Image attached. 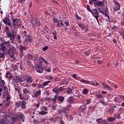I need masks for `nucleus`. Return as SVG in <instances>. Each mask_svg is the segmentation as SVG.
Wrapping results in <instances>:
<instances>
[{
    "label": "nucleus",
    "instance_id": "nucleus-19",
    "mask_svg": "<svg viewBox=\"0 0 124 124\" xmlns=\"http://www.w3.org/2000/svg\"><path fill=\"white\" fill-rule=\"evenodd\" d=\"M16 117L17 119H25L26 118V116H25V114L23 113H19L16 115Z\"/></svg>",
    "mask_w": 124,
    "mask_h": 124
},
{
    "label": "nucleus",
    "instance_id": "nucleus-59",
    "mask_svg": "<svg viewBox=\"0 0 124 124\" xmlns=\"http://www.w3.org/2000/svg\"><path fill=\"white\" fill-rule=\"evenodd\" d=\"M87 10H88V11H90V12H92V10H91V8H90V5H87V7H86Z\"/></svg>",
    "mask_w": 124,
    "mask_h": 124
},
{
    "label": "nucleus",
    "instance_id": "nucleus-63",
    "mask_svg": "<svg viewBox=\"0 0 124 124\" xmlns=\"http://www.w3.org/2000/svg\"><path fill=\"white\" fill-rule=\"evenodd\" d=\"M60 124H65V123L64 122V121L63 120H61Z\"/></svg>",
    "mask_w": 124,
    "mask_h": 124
},
{
    "label": "nucleus",
    "instance_id": "nucleus-25",
    "mask_svg": "<svg viewBox=\"0 0 124 124\" xmlns=\"http://www.w3.org/2000/svg\"><path fill=\"white\" fill-rule=\"evenodd\" d=\"M23 93L25 94H30V91H29V89H28V88H24L23 90Z\"/></svg>",
    "mask_w": 124,
    "mask_h": 124
},
{
    "label": "nucleus",
    "instance_id": "nucleus-53",
    "mask_svg": "<svg viewBox=\"0 0 124 124\" xmlns=\"http://www.w3.org/2000/svg\"><path fill=\"white\" fill-rule=\"evenodd\" d=\"M2 44H4V45L6 46V45H9V44H10V42L6 41V42H4V43H2Z\"/></svg>",
    "mask_w": 124,
    "mask_h": 124
},
{
    "label": "nucleus",
    "instance_id": "nucleus-36",
    "mask_svg": "<svg viewBox=\"0 0 124 124\" xmlns=\"http://www.w3.org/2000/svg\"><path fill=\"white\" fill-rule=\"evenodd\" d=\"M72 77L73 78H74V79H76V80H78V79H79V77H78V75L76 74L72 75Z\"/></svg>",
    "mask_w": 124,
    "mask_h": 124
},
{
    "label": "nucleus",
    "instance_id": "nucleus-27",
    "mask_svg": "<svg viewBox=\"0 0 124 124\" xmlns=\"http://www.w3.org/2000/svg\"><path fill=\"white\" fill-rule=\"evenodd\" d=\"M35 62H36L37 63V64H38V65H41V64H42L43 62L41 61V60L40 59V58H39L38 59H37Z\"/></svg>",
    "mask_w": 124,
    "mask_h": 124
},
{
    "label": "nucleus",
    "instance_id": "nucleus-26",
    "mask_svg": "<svg viewBox=\"0 0 124 124\" xmlns=\"http://www.w3.org/2000/svg\"><path fill=\"white\" fill-rule=\"evenodd\" d=\"M17 119L18 117H17V115H16V117H13L11 118V121L13 122V123H17Z\"/></svg>",
    "mask_w": 124,
    "mask_h": 124
},
{
    "label": "nucleus",
    "instance_id": "nucleus-44",
    "mask_svg": "<svg viewBox=\"0 0 124 124\" xmlns=\"http://www.w3.org/2000/svg\"><path fill=\"white\" fill-rule=\"evenodd\" d=\"M22 35L25 38H26L28 36V35H27V32L26 31H22Z\"/></svg>",
    "mask_w": 124,
    "mask_h": 124
},
{
    "label": "nucleus",
    "instance_id": "nucleus-50",
    "mask_svg": "<svg viewBox=\"0 0 124 124\" xmlns=\"http://www.w3.org/2000/svg\"><path fill=\"white\" fill-rule=\"evenodd\" d=\"M121 9V7H118V6H116L114 8V11H117V10H120Z\"/></svg>",
    "mask_w": 124,
    "mask_h": 124
},
{
    "label": "nucleus",
    "instance_id": "nucleus-6",
    "mask_svg": "<svg viewBox=\"0 0 124 124\" xmlns=\"http://www.w3.org/2000/svg\"><path fill=\"white\" fill-rule=\"evenodd\" d=\"M0 87H1L3 90H4L5 91L7 90V86H6V85L5 84V81H4V80L2 79L0 80Z\"/></svg>",
    "mask_w": 124,
    "mask_h": 124
},
{
    "label": "nucleus",
    "instance_id": "nucleus-18",
    "mask_svg": "<svg viewBox=\"0 0 124 124\" xmlns=\"http://www.w3.org/2000/svg\"><path fill=\"white\" fill-rule=\"evenodd\" d=\"M79 82H81V83H82L83 84H86L87 85H92V84L90 82V81L84 79H80L79 80Z\"/></svg>",
    "mask_w": 124,
    "mask_h": 124
},
{
    "label": "nucleus",
    "instance_id": "nucleus-51",
    "mask_svg": "<svg viewBox=\"0 0 124 124\" xmlns=\"http://www.w3.org/2000/svg\"><path fill=\"white\" fill-rule=\"evenodd\" d=\"M64 24L65 25L66 27H69L70 24H69V22L68 21H65Z\"/></svg>",
    "mask_w": 124,
    "mask_h": 124
},
{
    "label": "nucleus",
    "instance_id": "nucleus-64",
    "mask_svg": "<svg viewBox=\"0 0 124 124\" xmlns=\"http://www.w3.org/2000/svg\"><path fill=\"white\" fill-rule=\"evenodd\" d=\"M45 70L46 71V72H51V68H49L48 69H46Z\"/></svg>",
    "mask_w": 124,
    "mask_h": 124
},
{
    "label": "nucleus",
    "instance_id": "nucleus-47",
    "mask_svg": "<svg viewBox=\"0 0 124 124\" xmlns=\"http://www.w3.org/2000/svg\"><path fill=\"white\" fill-rule=\"evenodd\" d=\"M40 59L41 60L43 61V62H44L45 63H46V64H48L49 63V62H47V61H46L45 59H44L43 57H41Z\"/></svg>",
    "mask_w": 124,
    "mask_h": 124
},
{
    "label": "nucleus",
    "instance_id": "nucleus-34",
    "mask_svg": "<svg viewBox=\"0 0 124 124\" xmlns=\"http://www.w3.org/2000/svg\"><path fill=\"white\" fill-rule=\"evenodd\" d=\"M5 56V52H0V59H4Z\"/></svg>",
    "mask_w": 124,
    "mask_h": 124
},
{
    "label": "nucleus",
    "instance_id": "nucleus-15",
    "mask_svg": "<svg viewBox=\"0 0 124 124\" xmlns=\"http://www.w3.org/2000/svg\"><path fill=\"white\" fill-rule=\"evenodd\" d=\"M6 33L7 35H8V38H10V40L12 41L11 43H13L14 40H13V38H12V33L11 32V31L7 32Z\"/></svg>",
    "mask_w": 124,
    "mask_h": 124
},
{
    "label": "nucleus",
    "instance_id": "nucleus-29",
    "mask_svg": "<svg viewBox=\"0 0 124 124\" xmlns=\"http://www.w3.org/2000/svg\"><path fill=\"white\" fill-rule=\"evenodd\" d=\"M73 93V89H71L69 88L67 90V93L68 94H70V93Z\"/></svg>",
    "mask_w": 124,
    "mask_h": 124
},
{
    "label": "nucleus",
    "instance_id": "nucleus-39",
    "mask_svg": "<svg viewBox=\"0 0 124 124\" xmlns=\"http://www.w3.org/2000/svg\"><path fill=\"white\" fill-rule=\"evenodd\" d=\"M23 87H25L26 88H29L30 87V85L29 84V82L27 83H23V84H22Z\"/></svg>",
    "mask_w": 124,
    "mask_h": 124
},
{
    "label": "nucleus",
    "instance_id": "nucleus-57",
    "mask_svg": "<svg viewBox=\"0 0 124 124\" xmlns=\"http://www.w3.org/2000/svg\"><path fill=\"white\" fill-rule=\"evenodd\" d=\"M10 99H11V96H10V95L7 96V97H6V101H9L8 100Z\"/></svg>",
    "mask_w": 124,
    "mask_h": 124
},
{
    "label": "nucleus",
    "instance_id": "nucleus-37",
    "mask_svg": "<svg viewBox=\"0 0 124 124\" xmlns=\"http://www.w3.org/2000/svg\"><path fill=\"white\" fill-rule=\"evenodd\" d=\"M40 115H47L48 114V112L44 111V110H42L39 112Z\"/></svg>",
    "mask_w": 124,
    "mask_h": 124
},
{
    "label": "nucleus",
    "instance_id": "nucleus-56",
    "mask_svg": "<svg viewBox=\"0 0 124 124\" xmlns=\"http://www.w3.org/2000/svg\"><path fill=\"white\" fill-rule=\"evenodd\" d=\"M33 123H34V124H39V121L36 119L33 120Z\"/></svg>",
    "mask_w": 124,
    "mask_h": 124
},
{
    "label": "nucleus",
    "instance_id": "nucleus-32",
    "mask_svg": "<svg viewBox=\"0 0 124 124\" xmlns=\"http://www.w3.org/2000/svg\"><path fill=\"white\" fill-rule=\"evenodd\" d=\"M14 86L15 87V89L17 93H20V89H19V86H16V84H14Z\"/></svg>",
    "mask_w": 124,
    "mask_h": 124
},
{
    "label": "nucleus",
    "instance_id": "nucleus-23",
    "mask_svg": "<svg viewBox=\"0 0 124 124\" xmlns=\"http://www.w3.org/2000/svg\"><path fill=\"white\" fill-rule=\"evenodd\" d=\"M16 39V41H17V43H18L19 44H21V43H22V40L21 39V36L19 34L17 35V36Z\"/></svg>",
    "mask_w": 124,
    "mask_h": 124
},
{
    "label": "nucleus",
    "instance_id": "nucleus-49",
    "mask_svg": "<svg viewBox=\"0 0 124 124\" xmlns=\"http://www.w3.org/2000/svg\"><path fill=\"white\" fill-rule=\"evenodd\" d=\"M113 1H114V3L116 4V6H118V7H121V5H120L119 2H118L117 1H115V0Z\"/></svg>",
    "mask_w": 124,
    "mask_h": 124
},
{
    "label": "nucleus",
    "instance_id": "nucleus-35",
    "mask_svg": "<svg viewBox=\"0 0 124 124\" xmlns=\"http://www.w3.org/2000/svg\"><path fill=\"white\" fill-rule=\"evenodd\" d=\"M62 112L64 114L66 117L68 116V113L64 110V108H62Z\"/></svg>",
    "mask_w": 124,
    "mask_h": 124
},
{
    "label": "nucleus",
    "instance_id": "nucleus-31",
    "mask_svg": "<svg viewBox=\"0 0 124 124\" xmlns=\"http://www.w3.org/2000/svg\"><path fill=\"white\" fill-rule=\"evenodd\" d=\"M101 120H102L101 118L97 119H96V122L97 123H98V124H100L101 123H105L106 122V120H102V121H100Z\"/></svg>",
    "mask_w": 124,
    "mask_h": 124
},
{
    "label": "nucleus",
    "instance_id": "nucleus-62",
    "mask_svg": "<svg viewBox=\"0 0 124 124\" xmlns=\"http://www.w3.org/2000/svg\"><path fill=\"white\" fill-rule=\"evenodd\" d=\"M5 31H6V33H7V32H9L10 31H9V27H6L5 28Z\"/></svg>",
    "mask_w": 124,
    "mask_h": 124
},
{
    "label": "nucleus",
    "instance_id": "nucleus-4",
    "mask_svg": "<svg viewBox=\"0 0 124 124\" xmlns=\"http://www.w3.org/2000/svg\"><path fill=\"white\" fill-rule=\"evenodd\" d=\"M2 21L3 22V23L5 25H8L11 29H12V26H11V23L10 22V19H9V18L7 17V16H6L5 18L2 19Z\"/></svg>",
    "mask_w": 124,
    "mask_h": 124
},
{
    "label": "nucleus",
    "instance_id": "nucleus-54",
    "mask_svg": "<svg viewBox=\"0 0 124 124\" xmlns=\"http://www.w3.org/2000/svg\"><path fill=\"white\" fill-rule=\"evenodd\" d=\"M62 91V88L56 89V94H59V93Z\"/></svg>",
    "mask_w": 124,
    "mask_h": 124
},
{
    "label": "nucleus",
    "instance_id": "nucleus-13",
    "mask_svg": "<svg viewBox=\"0 0 124 124\" xmlns=\"http://www.w3.org/2000/svg\"><path fill=\"white\" fill-rule=\"evenodd\" d=\"M93 4H95L97 6H103L104 5V1H98L93 3Z\"/></svg>",
    "mask_w": 124,
    "mask_h": 124
},
{
    "label": "nucleus",
    "instance_id": "nucleus-30",
    "mask_svg": "<svg viewBox=\"0 0 124 124\" xmlns=\"http://www.w3.org/2000/svg\"><path fill=\"white\" fill-rule=\"evenodd\" d=\"M83 94H88L89 93V90L87 88H85L82 90Z\"/></svg>",
    "mask_w": 124,
    "mask_h": 124
},
{
    "label": "nucleus",
    "instance_id": "nucleus-8",
    "mask_svg": "<svg viewBox=\"0 0 124 124\" xmlns=\"http://www.w3.org/2000/svg\"><path fill=\"white\" fill-rule=\"evenodd\" d=\"M12 38L13 39L14 41L15 40V37L17 36V31H16V28H14V29H12Z\"/></svg>",
    "mask_w": 124,
    "mask_h": 124
},
{
    "label": "nucleus",
    "instance_id": "nucleus-14",
    "mask_svg": "<svg viewBox=\"0 0 124 124\" xmlns=\"http://www.w3.org/2000/svg\"><path fill=\"white\" fill-rule=\"evenodd\" d=\"M56 27L57 28H59L61 27L62 28V27H64V24H63V22H62V20H59L58 21L57 24H56Z\"/></svg>",
    "mask_w": 124,
    "mask_h": 124
},
{
    "label": "nucleus",
    "instance_id": "nucleus-48",
    "mask_svg": "<svg viewBox=\"0 0 124 124\" xmlns=\"http://www.w3.org/2000/svg\"><path fill=\"white\" fill-rule=\"evenodd\" d=\"M3 95H4V96H7L9 95V93H8V92L7 91H5L3 93Z\"/></svg>",
    "mask_w": 124,
    "mask_h": 124
},
{
    "label": "nucleus",
    "instance_id": "nucleus-46",
    "mask_svg": "<svg viewBox=\"0 0 124 124\" xmlns=\"http://www.w3.org/2000/svg\"><path fill=\"white\" fill-rule=\"evenodd\" d=\"M84 55L85 56H89V55H91V51L90 50H87L85 52H84Z\"/></svg>",
    "mask_w": 124,
    "mask_h": 124
},
{
    "label": "nucleus",
    "instance_id": "nucleus-9",
    "mask_svg": "<svg viewBox=\"0 0 124 124\" xmlns=\"http://www.w3.org/2000/svg\"><path fill=\"white\" fill-rule=\"evenodd\" d=\"M24 80L22 77L18 76H16L15 81L17 83H20V82H24Z\"/></svg>",
    "mask_w": 124,
    "mask_h": 124
},
{
    "label": "nucleus",
    "instance_id": "nucleus-52",
    "mask_svg": "<svg viewBox=\"0 0 124 124\" xmlns=\"http://www.w3.org/2000/svg\"><path fill=\"white\" fill-rule=\"evenodd\" d=\"M48 46H46L42 48V51L44 52H45V51H46V50H48Z\"/></svg>",
    "mask_w": 124,
    "mask_h": 124
},
{
    "label": "nucleus",
    "instance_id": "nucleus-7",
    "mask_svg": "<svg viewBox=\"0 0 124 124\" xmlns=\"http://www.w3.org/2000/svg\"><path fill=\"white\" fill-rule=\"evenodd\" d=\"M91 13H92L94 18L96 17H99V13H98V11H97V9L96 8L93 9V10L92 11Z\"/></svg>",
    "mask_w": 124,
    "mask_h": 124
},
{
    "label": "nucleus",
    "instance_id": "nucleus-40",
    "mask_svg": "<svg viewBox=\"0 0 124 124\" xmlns=\"http://www.w3.org/2000/svg\"><path fill=\"white\" fill-rule=\"evenodd\" d=\"M58 99L59 101H62L63 100H64V97L62 96H59L58 97Z\"/></svg>",
    "mask_w": 124,
    "mask_h": 124
},
{
    "label": "nucleus",
    "instance_id": "nucleus-11",
    "mask_svg": "<svg viewBox=\"0 0 124 124\" xmlns=\"http://www.w3.org/2000/svg\"><path fill=\"white\" fill-rule=\"evenodd\" d=\"M6 51V46L4 45V44H1L0 45V51L4 52Z\"/></svg>",
    "mask_w": 124,
    "mask_h": 124
},
{
    "label": "nucleus",
    "instance_id": "nucleus-16",
    "mask_svg": "<svg viewBox=\"0 0 124 124\" xmlns=\"http://www.w3.org/2000/svg\"><path fill=\"white\" fill-rule=\"evenodd\" d=\"M25 40H26V41H28V42H30V43L32 42V38L31 35L30 34L27 35V36L25 37Z\"/></svg>",
    "mask_w": 124,
    "mask_h": 124
},
{
    "label": "nucleus",
    "instance_id": "nucleus-43",
    "mask_svg": "<svg viewBox=\"0 0 124 124\" xmlns=\"http://www.w3.org/2000/svg\"><path fill=\"white\" fill-rule=\"evenodd\" d=\"M96 97L97 98H101L102 99H104V97H103V96L101 94H98L96 95Z\"/></svg>",
    "mask_w": 124,
    "mask_h": 124
},
{
    "label": "nucleus",
    "instance_id": "nucleus-45",
    "mask_svg": "<svg viewBox=\"0 0 124 124\" xmlns=\"http://www.w3.org/2000/svg\"><path fill=\"white\" fill-rule=\"evenodd\" d=\"M99 103H101L104 106H107V104H106V103H105V102H104V99H103V100H100L99 101Z\"/></svg>",
    "mask_w": 124,
    "mask_h": 124
},
{
    "label": "nucleus",
    "instance_id": "nucleus-2",
    "mask_svg": "<svg viewBox=\"0 0 124 124\" xmlns=\"http://www.w3.org/2000/svg\"><path fill=\"white\" fill-rule=\"evenodd\" d=\"M16 51V48L15 47H11L8 49V51H7V55H9L10 58H14Z\"/></svg>",
    "mask_w": 124,
    "mask_h": 124
},
{
    "label": "nucleus",
    "instance_id": "nucleus-22",
    "mask_svg": "<svg viewBox=\"0 0 124 124\" xmlns=\"http://www.w3.org/2000/svg\"><path fill=\"white\" fill-rule=\"evenodd\" d=\"M49 83H50V81H45L43 83L42 85H40V86L41 87H42L43 89H44V87H46V86H48Z\"/></svg>",
    "mask_w": 124,
    "mask_h": 124
},
{
    "label": "nucleus",
    "instance_id": "nucleus-33",
    "mask_svg": "<svg viewBox=\"0 0 124 124\" xmlns=\"http://www.w3.org/2000/svg\"><path fill=\"white\" fill-rule=\"evenodd\" d=\"M78 26L79 28H80V29H81L82 31H84V30H85V26L84 24H83V23H79L78 24Z\"/></svg>",
    "mask_w": 124,
    "mask_h": 124
},
{
    "label": "nucleus",
    "instance_id": "nucleus-60",
    "mask_svg": "<svg viewBox=\"0 0 124 124\" xmlns=\"http://www.w3.org/2000/svg\"><path fill=\"white\" fill-rule=\"evenodd\" d=\"M50 121H51V122H56L57 121V118H50Z\"/></svg>",
    "mask_w": 124,
    "mask_h": 124
},
{
    "label": "nucleus",
    "instance_id": "nucleus-17",
    "mask_svg": "<svg viewBox=\"0 0 124 124\" xmlns=\"http://www.w3.org/2000/svg\"><path fill=\"white\" fill-rule=\"evenodd\" d=\"M23 78H24V79L26 80V81L29 83L31 79H32L31 76L30 75H26V76H23Z\"/></svg>",
    "mask_w": 124,
    "mask_h": 124
},
{
    "label": "nucleus",
    "instance_id": "nucleus-55",
    "mask_svg": "<svg viewBox=\"0 0 124 124\" xmlns=\"http://www.w3.org/2000/svg\"><path fill=\"white\" fill-rule=\"evenodd\" d=\"M114 101H115V102L119 103L120 102V99L118 97H115L114 98Z\"/></svg>",
    "mask_w": 124,
    "mask_h": 124
},
{
    "label": "nucleus",
    "instance_id": "nucleus-61",
    "mask_svg": "<svg viewBox=\"0 0 124 124\" xmlns=\"http://www.w3.org/2000/svg\"><path fill=\"white\" fill-rule=\"evenodd\" d=\"M0 124H5V121L3 119L1 120L0 121Z\"/></svg>",
    "mask_w": 124,
    "mask_h": 124
},
{
    "label": "nucleus",
    "instance_id": "nucleus-21",
    "mask_svg": "<svg viewBox=\"0 0 124 124\" xmlns=\"http://www.w3.org/2000/svg\"><path fill=\"white\" fill-rule=\"evenodd\" d=\"M19 48L20 52H24V51L27 50V47L24 46L23 45H20Z\"/></svg>",
    "mask_w": 124,
    "mask_h": 124
},
{
    "label": "nucleus",
    "instance_id": "nucleus-38",
    "mask_svg": "<svg viewBox=\"0 0 124 124\" xmlns=\"http://www.w3.org/2000/svg\"><path fill=\"white\" fill-rule=\"evenodd\" d=\"M29 43H30V42L25 40L23 42V45H24V46H28V45H29Z\"/></svg>",
    "mask_w": 124,
    "mask_h": 124
},
{
    "label": "nucleus",
    "instance_id": "nucleus-20",
    "mask_svg": "<svg viewBox=\"0 0 124 124\" xmlns=\"http://www.w3.org/2000/svg\"><path fill=\"white\" fill-rule=\"evenodd\" d=\"M98 9L100 13H101L102 14L105 15V16H107V17H109V16L108 15V14L106 13V12H105L104 11H103L102 9L100 8H98Z\"/></svg>",
    "mask_w": 124,
    "mask_h": 124
},
{
    "label": "nucleus",
    "instance_id": "nucleus-10",
    "mask_svg": "<svg viewBox=\"0 0 124 124\" xmlns=\"http://www.w3.org/2000/svg\"><path fill=\"white\" fill-rule=\"evenodd\" d=\"M102 86H103V88L105 89V90H109L110 91H112L113 90V88H111L108 85L107 83H102Z\"/></svg>",
    "mask_w": 124,
    "mask_h": 124
},
{
    "label": "nucleus",
    "instance_id": "nucleus-5",
    "mask_svg": "<svg viewBox=\"0 0 124 124\" xmlns=\"http://www.w3.org/2000/svg\"><path fill=\"white\" fill-rule=\"evenodd\" d=\"M12 21L13 22L12 25L13 26V27L16 29V26L18 25V23H19V21H20V18H13L12 19Z\"/></svg>",
    "mask_w": 124,
    "mask_h": 124
},
{
    "label": "nucleus",
    "instance_id": "nucleus-41",
    "mask_svg": "<svg viewBox=\"0 0 124 124\" xmlns=\"http://www.w3.org/2000/svg\"><path fill=\"white\" fill-rule=\"evenodd\" d=\"M95 82L96 84H94V83H93V81H91V82H90V83L92 84H90V85H92V86H94V87H97L98 86V83H97V82L95 81Z\"/></svg>",
    "mask_w": 124,
    "mask_h": 124
},
{
    "label": "nucleus",
    "instance_id": "nucleus-1",
    "mask_svg": "<svg viewBox=\"0 0 124 124\" xmlns=\"http://www.w3.org/2000/svg\"><path fill=\"white\" fill-rule=\"evenodd\" d=\"M26 101L23 100L22 101H19L16 103V108H19V107H21L22 109H26Z\"/></svg>",
    "mask_w": 124,
    "mask_h": 124
},
{
    "label": "nucleus",
    "instance_id": "nucleus-3",
    "mask_svg": "<svg viewBox=\"0 0 124 124\" xmlns=\"http://www.w3.org/2000/svg\"><path fill=\"white\" fill-rule=\"evenodd\" d=\"M40 95H41V89H39L36 92H33L31 94V96H32V97H33V98H38V96H40Z\"/></svg>",
    "mask_w": 124,
    "mask_h": 124
},
{
    "label": "nucleus",
    "instance_id": "nucleus-58",
    "mask_svg": "<svg viewBox=\"0 0 124 124\" xmlns=\"http://www.w3.org/2000/svg\"><path fill=\"white\" fill-rule=\"evenodd\" d=\"M9 104H10V101H7L5 103L6 107H8Z\"/></svg>",
    "mask_w": 124,
    "mask_h": 124
},
{
    "label": "nucleus",
    "instance_id": "nucleus-24",
    "mask_svg": "<svg viewBox=\"0 0 124 124\" xmlns=\"http://www.w3.org/2000/svg\"><path fill=\"white\" fill-rule=\"evenodd\" d=\"M73 99H74V98L73 96H70L67 100V102L68 103H73Z\"/></svg>",
    "mask_w": 124,
    "mask_h": 124
},
{
    "label": "nucleus",
    "instance_id": "nucleus-28",
    "mask_svg": "<svg viewBox=\"0 0 124 124\" xmlns=\"http://www.w3.org/2000/svg\"><path fill=\"white\" fill-rule=\"evenodd\" d=\"M116 120V118L115 117H109L107 118V120L108 122H110L111 123H113L114 121Z\"/></svg>",
    "mask_w": 124,
    "mask_h": 124
},
{
    "label": "nucleus",
    "instance_id": "nucleus-42",
    "mask_svg": "<svg viewBox=\"0 0 124 124\" xmlns=\"http://www.w3.org/2000/svg\"><path fill=\"white\" fill-rule=\"evenodd\" d=\"M57 107V104L56 103H54L52 105V108L53 110H56V108Z\"/></svg>",
    "mask_w": 124,
    "mask_h": 124
},
{
    "label": "nucleus",
    "instance_id": "nucleus-12",
    "mask_svg": "<svg viewBox=\"0 0 124 124\" xmlns=\"http://www.w3.org/2000/svg\"><path fill=\"white\" fill-rule=\"evenodd\" d=\"M36 71L38 73H43V68L41 67V65H38L36 69Z\"/></svg>",
    "mask_w": 124,
    "mask_h": 124
}]
</instances>
